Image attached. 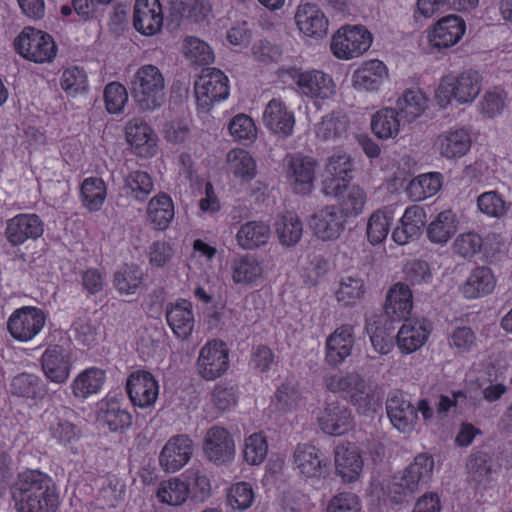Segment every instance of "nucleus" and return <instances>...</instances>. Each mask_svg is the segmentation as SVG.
<instances>
[{
	"label": "nucleus",
	"instance_id": "obj_55",
	"mask_svg": "<svg viewBox=\"0 0 512 512\" xmlns=\"http://www.w3.org/2000/svg\"><path fill=\"white\" fill-rule=\"evenodd\" d=\"M269 445L263 432H254L243 440L242 457L246 464L259 466L267 458Z\"/></svg>",
	"mask_w": 512,
	"mask_h": 512
},
{
	"label": "nucleus",
	"instance_id": "obj_54",
	"mask_svg": "<svg viewBox=\"0 0 512 512\" xmlns=\"http://www.w3.org/2000/svg\"><path fill=\"white\" fill-rule=\"evenodd\" d=\"M441 187L442 175L439 172H428L412 179L407 193L413 201H424L436 195Z\"/></svg>",
	"mask_w": 512,
	"mask_h": 512
},
{
	"label": "nucleus",
	"instance_id": "obj_5",
	"mask_svg": "<svg viewBox=\"0 0 512 512\" xmlns=\"http://www.w3.org/2000/svg\"><path fill=\"white\" fill-rule=\"evenodd\" d=\"M373 43L372 33L363 25H344L331 37V53L339 60L349 61L362 56Z\"/></svg>",
	"mask_w": 512,
	"mask_h": 512
},
{
	"label": "nucleus",
	"instance_id": "obj_57",
	"mask_svg": "<svg viewBox=\"0 0 512 512\" xmlns=\"http://www.w3.org/2000/svg\"><path fill=\"white\" fill-rule=\"evenodd\" d=\"M182 51L186 60L193 65H209L214 61L211 46L195 36H188L183 40Z\"/></svg>",
	"mask_w": 512,
	"mask_h": 512
},
{
	"label": "nucleus",
	"instance_id": "obj_11",
	"mask_svg": "<svg viewBox=\"0 0 512 512\" xmlns=\"http://www.w3.org/2000/svg\"><path fill=\"white\" fill-rule=\"evenodd\" d=\"M194 92L198 107L209 111L215 103L228 98V77L216 68L203 70L195 82Z\"/></svg>",
	"mask_w": 512,
	"mask_h": 512
},
{
	"label": "nucleus",
	"instance_id": "obj_38",
	"mask_svg": "<svg viewBox=\"0 0 512 512\" xmlns=\"http://www.w3.org/2000/svg\"><path fill=\"white\" fill-rule=\"evenodd\" d=\"M459 219L452 210H444L428 224L426 236L430 243L444 247L459 230Z\"/></svg>",
	"mask_w": 512,
	"mask_h": 512
},
{
	"label": "nucleus",
	"instance_id": "obj_43",
	"mask_svg": "<svg viewBox=\"0 0 512 512\" xmlns=\"http://www.w3.org/2000/svg\"><path fill=\"white\" fill-rule=\"evenodd\" d=\"M367 292L364 279L358 274H345L339 277L334 288L335 300L344 307L359 304Z\"/></svg>",
	"mask_w": 512,
	"mask_h": 512
},
{
	"label": "nucleus",
	"instance_id": "obj_20",
	"mask_svg": "<svg viewBox=\"0 0 512 512\" xmlns=\"http://www.w3.org/2000/svg\"><path fill=\"white\" fill-rule=\"evenodd\" d=\"M292 468L307 481L320 480L326 474L328 462L314 445L299 444L292 454Z\"/></svg>",
	"mask_w": 512,
	"mask_h": 512
},
{
	"label": "nucleus",
	"instance_id": "obj_28",
	"mask_svg": "<svg viewBox=\"0 0 512 512\" xmlns=\"http://www.w3.org/2000/svg\"><path fill=\"white\" fill-rule=\"evenodd\" d=\"M166 321L175 335L180 340H188L195 328V316L193 304L187 299H177L165 307Z\"/></svg>",
	"mask_w": 512,
	"mask_h": 512
},
{
	"label": "nucleus",
	"instance_id": "obj_35",
	"mask_svg": "<svg viewBox=\"0 0 512 512\" xmlns=\"http://www.w3.org/2000/svg\"><path fill=\"white\" fill-rule=\"evenodd\" d=\"M426 223L425 209L412 205L405 209L399 224L392 231V240L398 245H406L420 236Z\"/></svg>",
	"mask_w": 512,
	"mask_h": 512
},
{
	"label": "nucleus",
	"instance_id": "obj_47",
	"mask_svg": "<svg viewBox=\"0 0 512 512\" xmlns=\"http://www.w3.org/2000/svg\"><path fill=\"white\" fill-rule=\"evenodd\" d=\"M271 228L264 221H248L240 226L236 233L238 245L245 250H254L265 246L270 239Z\"/></svg>",
	"mask_w": 512,
	"mask_h": 512
},
{
	"label": "nucleus",
	"instance_id": "obj_63",
	"mask_svg": "<svg viewBox=\"0 0 512 512\" xmlns=\"http://www.w3.org/2000/svg\"><path fill=\"white\" fill-rule=\"evenodd\" d=\"M482 237L475 231H467L456 236L452 243V251L463 259H471L482 248Z\"/></svg>",
	"mask_w": 512,
	"mask_h": 512
},
{
	"label": "nucleus",
	"instance_id": "obj_33",
	"mask_svg": "<svg viewBox=\"0 0 512 512\" xmlns=\"http://www.w3.org/2000/svg\"><path fill=\"white\" fill-rule=\"evenodd\" d=\"M350 122L341 111H332L314 125L313 132L320 142L338 144L343 142L349 133Z\"/></svg>",
	"mask_w": 512,
	"mask_h": 512
},
{
	"label": "nucleus",
	"instance_id": "obj_53",
	"mask_svg": "<svg viewBox=\"0 0 512 512\" xmlns=\"http://www.w3.org/2000/svg\"><path fill=\"white\" fill-rule=\"evenodd\" d=\"M153 190V178L146 171H131L123 179L122 192L128 199L143 202Z\"/></svg>",
	"mask_w": 512,
	"mask_h": 512
},
{
	"label": "nucleus",
	"instance_id": "obj_7",
	"mask_svg": "<svg viewBox=\"0 0 512 512\" xmlns=\"http://www.w3.org/2000/svg\"><path fill=\"white\" fill-rule=\"evenodd\" d=\"M289 75L297 87V93L314 102L330 100L337 94L333 77L322 70L291 69Z\"/></svg>",
	"mask_w": 512,
	"mask_h": 512
},
{
	"label": "nucleus",
	"instance_id": "obj_45",
	"mask_svg": "<svg viewBox=\"0 0 512 512\" xmlns=\"http://www.w3.org/2000/svg\"><path fill=\"white\" fill-rule=\"evenodd\" d=\"M387 415L391 424L401 433L414 430L418 416L415 407L402 397H391L386 404Z\"/></svg>",
	"mask_w": 512,
	"mask_h": 512
},
{
	"label": "nucleus",
	"instance_id": "obj_18",
	"mask_svg": "<svg viewBox=\"0 0 512 512\" xmlns=\"http://www.w3.org/2000/svg\"><path fill=\"white\" fill-rule=\"evenodd\" d=\"M346 218L336 205H326L311 216L309 221L313 235L324 242L335 241L346 228Z\"/></svg>",
	"mask_w": 512,
	"mask_h": 512
},
{
	"label": "nucleus",
	"instance_id": "obj_3",
	"mask_svg": "<svg viewBox=\"0 0 512 512\" xmlns=\"http://www.w3.org/2000/svg\"><path fill=\"white\" fill-rule=\"evenodd\" d=\"M132 96L141 111H154L165 102L166 81L159 67L140 66L130 80Z\"/></svg>",
	"mask_w": 512,
	"mask_h": 512
},
{
	"label": "nucleus",
	"instance_id": "obj_49",
	"mask_svg": "<svg viewBox=\"0 0 512 512\" xmlns=\"http://www.w3.org/2000/svg\"><path fill=\"white\" fill-rule=\"evenodd\" d=\"M394 222V211L383 207L373 211L366 222V237L371 245L383 243L390 233Z\"/></svg>",
	"mask_w": 512,
	"mask_h": 512
},
{
	"label": "nucleus",
	"instance_id": "obj_15",
	"mask_svg": "<svg viewBox=\"0 0 512 512\" xmlns=\"http://www.w3.org/2000/svg\"><path fill=\"white\" fill-rule=\"evenodd\" d=\"M124 132L126 142L135 156L150 159L157 155L159 138L148 123L140 119H131L126 123Z\"/></svg>",
	"mask_w": 512,
	"mask_h": 512
},
{
	"label": "nucleus",
	"instance_id": "obj_13",
	"mask_svg": "<svg viewBox=\"0 0 512 512\" xmlns=\"http://www.w3.org/2000/svg\"><path fill=\"white\" fill-rule=\"evenodd\" d=\"M229 368V349L221 340H210L199 350L196 370L207 381L221 377Z\"/></svg>",
	"mask_w": 512,
	"mask_h": 512
},
{
	"label": "nucleus",
	"instance_id": "obj_31",
	"mask_svg": "<svg viewBox=\"0 0 512 512\" xmlns=\"http://www.w3.org/2000/svg\"><path fill=\"white\" fill-rule=\"evenodd\" d=\"M354 329L350 325L336 328L326 339L325 361L331 366L342 364L354 347Z\"/></svg>",
	"mask_w": 512,
	"mask_h": 512
},
{
	"label": "nucleus",
	"instance_id": "obj_56",
	"mask_svg": "<svg viewBox=\"0 0 512 512\" xmlns=\"http://www.w3.org/2000/svg\"><path fill=\"white\" fill-rule=\"evenodd\" d=\"M173 15L191 22H202L211 13V5L208 0H174L171 4Z\"/></svg>",
	"mask_w": 512,
	"mask_h": 512
},
{
	"label": "nucleus",
	"instance_id": "obj_16",
	"mask_svg": "<svg viewBox=\"0 0 512 512\" xmlns=\"http://www.w3.org/2000/svg\"><path fill=\"white\" fill-rule=\"evenodd\" d=\"M335 474L342 483L358 482L364 472V457L361 449L354 443L343 442L334 450Z\"/></svg>",
	"mask_w": 512,
	"mask_h": 512
},
{
	"label": "nucleus",
	"instance_id": "obj_30",
	"mask_svg": "<svg viewBox=\"0 0 512 512\" xmlns=\"http://www.w3.org/2000/svg\"><path fill=\"white\" fill-rule=\"evenodd\" d=\"M317 421L325 434L341 436L352 428L353 418L346 406L332 402L320 410Z\"/></svg>",
	"mask_w": 512,
	"mask_h": 512
},
{
	"label": "nucleus",
	"instance_id": "obj_19",
	"mask_svg": "<svg viewBox=\"0 0 512 512\" xmlns=\"http://www.w3.org/2000/svg\"><path fill=\"white\" fill-rule=\"evenodd\" d=\"M388 80L387 65L379 59H369L353 71L351 86L358 92L378 93Z\"/></svg>",
	"mask_w": 512,
	"mask_h": 512
},
{
	"label": "nucleus",
	"instance_id": "obj_9",
	"mask_svg": "<svg viewBox=\"0 0 512 512\" xmlns=\"http://www.w3.org/2000/svg\"><path fill=\"white\" fill-rule=\"evenodd\" d=\"M16 51L25 59L36 62H51L57 53V46L46 32L26 27L14 41Z\"/></svg>",
	"mask_w": 512,
	"mask_h": 512
},
{
	"label": "nucleus",
	"instance_id": "obj_60",
	"mask_svg": "<svg viewBox=\"0 0 512 512\" xmlns=\"http://www.w3.org/2000/svg\"><path fill=\"white\" fill-rule=\"evenodd\" d=\"M230 136L237 142L252 143L257 138V127L254 120L247 114L239 113L228 123Z\"/></svg>",
	"mask_w": 512,
	"mask_h": 512
},
{
	"label": "nucleus",
	"instance_id": "obj_42",
	"mask_svg": "<svg viewBox=\"0 0 512 512\" xmlns=\"http://www.w3.org/2000/svg\"><path fill=\"white\" fill-rule=\"evenodd\" d=\"M43 233L42 223L37 215H18L8 221L7 240L14 246L27 239H36Z\"/></svg>",
	"mask_w": 512,
	"mask_h": 512
},
{
	"label": "nucleus",
	"instance_id": "obj_52",
	"mask_svg": "<svg viewBox=\"0 0 512 512\" xmlns=\"http://www.w3.org/2000/svg\"><path fill=\"white\" fill-rule=\"evenodd\" d=\"M145 276L135 263L124 264L114 274V287L122 296H132L143 287Z\"/></svg>",
	"mask_w": 512,
	"mask_h": 512
},
{
	"label": "nucleus",
	"instance_id": "obj_64",
	"mask_svg": "<svg viewBox=\"0 0 512 512\" xmlns=\"http://www.w3.org/2000/svg\"><path fill=\"white\" fill-rule=\"evenodd\" d=\"M255 499L253 487L248 482H237L227 492V504L234 510L244 511L251 507Z\"/></svg>",
	"mask_w": 512,
	"mask_h": 512
},
{
	"label": "nucleus",
	"instance_id": "obj_27",
	"mask_svg": "<svg viewBox=\"0 0 512 512\" xmlns=\"http://www.w3.org/2000/svg\"><path fill=\"white\" fill-rule=\"evenodd\" d=\"M164 15L159 0H136L133 8V26L140 34L157 35L163 26Z\"/></svg>",
	"mask_w": 512,
	"mask_h": 512
},
{
	"label": "nucleus",
	"instance_id": "obj_41",
	"mask_svg": "<svg viewBox=\"0 0 512 512\" xmlns=\"http://www.w3.org/2000/svg\"><path fill=\"white\" fill-rule=\"evenodd\" d=\"M384 308L392 320L406 319L413 309V295L409 286L401 282L392 285L387 292Z\"/></svg>",
	"mask_w": 512,
	"mask_h": 512
},
{
	"label": "nucleus",
	"instance_id": "obj_61",
	"mask_svg": "<svg viewBox=\"0 0 512 512\" xmlns=\"http://www.w3.org/2000/svg\"><path fill=\"white\" fill-rule=\"evenodd\" d=\"M299 403V394L290 384H282L275 392L271 401V411L278 415H286L295 411Z\"/></svg>",
	"mask_w": 512,
	"mask_h": 512
},
{
	"label": "nucleus",
	"instance_id": "obj_25",
	"mask_svg": "<svg viewBox=\"0 0 512 512\" xmlns=\"http://www.w3.org/2000/svg\"><path fill=\"white\" fill-rule=\"evenodd\" d=\"M264 126L274 135L287 138L294 132L295 114L280 98L270 100L262 115Z\"/></svg>",
	"mask_w": 512,
	"mask_h": 512
},
{
	"label": "nucleus",
	"instance_id": "obj_44",
	"mask_svg": "<svg viewBox=\"0 0 512 512\" xmlns=\"http://www.w3.org/2000/svg\"><path fill=\"white\" fill-rule=\"evenodd\" d=\"M338 195H328L338 201L339 212L345 217H357L363 213L366 203V191L357 184H350L349 182L342 185L339 189Z\"/></svg>",
	"mask_w": 512,
	"mask_h": 512
},
{
	"label": "nucleus",
	"instance_id": "obj_36",
	"mask_svg": "<svg viewBox=\"0 0 512 512\" xmlns=\"http://www.w3.org/2000/svg\"><path fill=\"white\" fill-rule=\"evenodd\" d=\"M497 285V278L490 267H474L460 285V292L466 299H479L491 294Z\"/></svg>",
	"mask_w": 512,
	"mask_h": 512
},
{
	"label": "nucleus",
	"instance_id": "obj_40",
	"mask_svg": "<svg viewBox=\"0 0 512 512\" xmlns=\"http://www.w3.org/2000/svg\"><path fill=\"white\" fill-rule=\"evenodd\" d=\"M98 420L109 431L123 433L132 426L133 416L118 399L107 398L101 403Z\"/></svg>",
	"mask_w": 512,
	"mask_h": 512
},
{
	"label": "nucleus",
	"instance_id": "obj_48",
	"mask_svg": "<svg viewBox=\"0 0 512 512\" xmlns=\"http://www.w3.org/2000/svg\"><path fill=\"white\" fill-rule=\"evenodd\" d=\"M403 124L399 113L393 107H383L376 111L371 119L374 135L382 140L395 139Z\"/></svg>",
	"mask_w": 512,
	"mask_h": 512
},
{
	"label": "nucleus",
	"instance_id": "obj_24",
	"mask_svg": "<svg viewBox=\"0 0 512 512\" xmlns=\"http://www.w3.org/2000/svg\"><path fill=\"white\" fill-rule=\"evenodd\" d=\"M126 390L130 401L139 408L151 407L159 395V385L148 371L138 370L131 373L126 381Z\"/></svg>",
	"mask_w": 512,
	"mask_h": 512
},
{
	"label": "nucleus",
	"instance_id": "obj_51",
	"mask_svg": "<svg viewBox=\"0 0 512 512\" xmlns=\"http://www.w3.org/2000/svg\"><path fill=\"white\" fill-rule=\"evenodd\" d=\"M187 487L188 498L196 503L206 502L213 494L210 476L200 468H190L181 475Z\"/></svg>",
	"mask_w": 512,
	"mask_h": 512
},
{
	"label": "nucleus",
	"instance_id": "obj_46",
	"mask_svg": "<svg viewBox=\"0 0 512 512\" xmlns=\"http://www.w3.org/2000/svg\"><path fill=\"white\" fill-rule=\"evenodd\" d=\"M275 236L282 247H295L303 236V223L294 212L280 213L274 220Z\"/></svg>",
	"mask_w": 512,
	"mask_h": 512
},
{
	"label": "nucleus",
	"instance_id": "obj_4",
	"mask_svg": "<svg viewBox=\"0 0 512 512\" xmlns=\"http://www.w3.org/2000/svg\"><path fill=\"white\" fill-rule=\"evenodd\" d=\"M434 459L427 453L417 455L414 460L395 477L387 487L388 495L394 502H400L405 493H412L426 485L432 478Z\"/></svg>",
	"mask_w": 512,
	"mask_h": 512
},
{
	"label": "nucleus",
	"instance_id": "obj_29",
	"mask_svg": "<svg viewBox=\"0 0 512 512\" xmlns=\"http://www.w3.org/2000/svg\"><path fill=\"white\" fill-rule=\"evenodd\" d=\"M432 328L423 318L405 321L396 335V343L403 354H411L421 349L429 339Z\"/></svg>",
	"mask_w": 512,
	"mask_h": 512
},
{
	"label": "nucleus",
	"instance_id": "obj_8",
	"mask_svg": "<svg viewBox=\"0 0 512 512\" xmlns=\"http://www.w3.org/2000/svg\"><path fill=\"white\" fill-rule=\"evenodd\" d=\"M466 33L464 19L455 14L439 18L426 29L427 47L441 53L456 46Z\"/></svg>",
	"mask_w": 512,
	"mask_h": 512
},
{
	"label": "nucleus",
	"instance_id": "obj_2",
	"mask_svg": "<svg viewBox=\"0 0 512 512\" xmlns=\"http://www.w3.org/2000/svg\"><path fill=\"white\" fill-rule=\"evenodd\" d=\"M482 91V77L478 71L469 69L443 76L434 93L436 105L443 110L455 102L458 106L471 105Z\"/></svg>",
	"mask_w": 512,
	"mask_h": 512
},
{
	"label": "nucleus",
	"instance_id": "obj_26",
	"mask_svg": "<svg viewBox=\"0 0 512 512\" xmlns=\"http://www.w3.org/2000/svg\"><path fill=\"white\" fill-rule=\"evenodd\" d=\"M353 160L344 151H336L331 154L325 164L327 177L322 182L324 195H338L339 189L351 178Z\"/></svg>",
	"mask_w": 512,
	"mask_h": 512
},
{
	"label": "nucleus",
	"instance_id": "obj_62",
	"mask_svg": "<svg viewBox=\"0 0 512 512\" xmlns=\"http://www.w3.org/2000/svg\"><path fill=\"white\" fill-rule=\"evenodd\" d=\"M11 392L14 395L37 399L44 395V389L41 380L33 375L22 373L15 376L11 383Z\"/></svg>",
	"mask_w": 512,
	"mask_h": 512
},
{
	"label": "nucleus",
	"instance_id": "obj_37",
	"mask_svg": "<svg viewBox=\"0 0 512 512\" xmlns=\"http://www.w3.org/2000/svg\"><path fill=\"white\" fill-rule=\"evenodd\" d=\"M70 352L60 345L49 346L42 355V369L51 381L63 383L70 372Z\"/></svg>",
	"mask_w": 512,
	"mask_h": 512
},
{
	"label": "nucleus",
	"instance_id": "obj_6",
	"mask_svg": "<svg viewBox=\"0 0 512 512\" xmlns=\"http://www.w3.org/2000/svg\"><path fill=\"white\" fill-rule=\"evenodd\" d=\"M326 387L349 398L361 414L369 415L380 407L379 401L366 392V383L357 373L331 375L326 378Z\"/></svg>",
	"mask_w": 512,
	"mask_h": 512
},
{
	"label": "nucleus",
	"instance_id": "obj_10",
	"mask_svg": "<svg viewBox=\"0 0 512 512\" xmlns=\"http://www.w3.org/2000/svg\"><path fill=\"white\" fill-rule=\"evenodd\" d=\"M202 453L209 463L217 467L232 464L236 457L233 435L222 426L210 427L202 439Z\"/></svg>",
	"mask_w": 512,
	"mask_h": 512
},
{
	"label": "nucleus",
	"instance_id": "obj_21",
	"mask_svg": "<svg viewBox=\"0 0 512 512\" xmlns=\"http://www.w3.org/2000/svg\"><path fill=\"white\" fill-rule=\"evenodd\" d=\"M266 270L262 259L253 254L237 257L231 264L232 282L243 288H257L265 281Z\"/></svg>",
	"mask_w": 512,
	"mask_h": 512
},
{
	"label": "nucleus",
	"instance_id": "obj_39",
	"mask_svg": "<svg viewBox=\"0 0 512 512\" xmlns=\"http://www.w3.org/2000/svg\"><path fill=\"white\" fill-rule=\"evenodd\" d=\"M174 216V202L167 193L159 192L148 201L146 219L154 229L167 230L173 222Z\"/></svg>",
	"mask_w": 512,
	"mask_h": 512
},
{
	"label": "nucleus",
	"instance_id": "obj_14",
	"mask_svg": "<svg viewBox=\"0 0 512 512\" xmlns=\"http://www.w3.org/2000/svg\"><path fill=\"white\" fill-rule=\"evenodd\" d=\"M294 23L300 38L319 41L329 33V19L314 3H300L294 13Z\"/></svg>",
	"mask_w": 512,
	"mask_h": 512
},
{
	"label": "nucleus",
	"instance_id": "obj_59",
	"mask_svg": "<svg viewBox=\"0 0 512 512\" xmlns=\"http://www.w3.org/2000/svg\"><path fill=\"white\" fill-rule=\"evenodd\" d=\"M476 204L478 211L488 218H502L508 211V204L503 197L496 191H486L481 193Z\"/></svg>",
	"mask_w": 512,
	"mask_h": 512
},
{
	"label": "nucleus",
	"instance_id": "obj_22",
	"mask_svg": "<svg viewBox=\"0 0 512 512\" xmlns=\"http://www.w3.org/2000/svg\"><path fill=\"white\" fill-rule=\"evenodd\" d=\"M472 137L468 129L453 126L440 132L434 140L435 150L447 160H457L471 149Z\"/></svg>",
	"mask_w": 512,
	"mask_h": 512
},
{
	"label": "nucleus",
	"instance_id": "obj_58",
	"mask_svg": "<svg viewBox=\"0 0 512 512\" xmlns=\"http://www.w3.org/2000/svg\"><path fill=\"white\" fill-rule=\"evenodd\" d=\"M507 105V93L501 87L487 90L478 102V111L486 118L499 116Z\"/></svg>",
	"mask_w": 512,
	"mask_h": 512
},
{
	"label": "nucleus",
	"instance_id": "obj_50",
	"mask_svg": "<svg viewBox=\"0 0 512 512\" xmlns=\"http://www.w3.org/2000/svg\"><path fill=\"white\" fill-rule=\"evenodd\" d=\"M186 489L182 476H174L157 485L155 497L165 506L179 508L189 500Z\"/></svg>",
	"mask_w": 512,
	"mask_h": 512
},
{
	"label": "nucleus",
	"instance_id": "obj_12",
	"mask_svg": "<svg viewBox=\"0 0 512 512\" xmlns=\"http://www.w3.org/2000/svg\"><path fill=\"white\" fill-rule=\"evenodd\" d=\"M194 451L195 444L189 435H173L165 442L159 452V467L165 473H177L191 461Z\"/></svg>",
	"mask_w": 512,
	"mask_h": 512
},
{
	"label": "nucleus",
	"instance_id": "obj_23",
	"mask_svg": "<svg viewBox=\"0 0 512 512\" xmlns=\"http://www.w3.org/2000/svg\"><path fill=\"white\" fill-rule=\"evenodd\" d=\"M45 320V314L40 309L23 307L10 316L7 327L13 338L26 342L42 330Z\"/></svg>",
	"mask_w": 512,
	"mask_h": 512
},
{
	"label": "nucleus",
	"instance_id": "obj_34",
	"mask_svg": "<svg viewBox=\"0 0 512 512\" xmlns=\"http://www.w3.org/2000/svg\"><path fill=\"white\" fill-rule=\"evenodd\" d=\"M227 174L239 184H248L256 178L258 169L253 155L243 148H233L225 157Z\"/></svg>",
	"mask_w": 512,
	"mask_h": 512
},
{
	"label": "nucleus",
	"instance_id": "obj_32",
	"mask_svg": "<svg viewBox=\"0 0 512 512\" xmlns=\"http://www.w3.org/2000/svg\"><path fill=\"white\" fill-rule=\"evenodd\" d=\"M395 109L399 113L403 125H410L427 112L429 98L420 88H407L397 97Z\"/></svg>",
	"mask_w": 512,
	"mask_h": 512
},
{
	"label": "nucleus",
	"instance_id": "obj_1",
	"mask_svg": "<svg viewBox=\"0 0 512 512\" xmlns=\"http://www.w3.org/2000/svg\"><path fill=\"white\" fill-rule=\"evenodd\" d=\"M10 491L18 512H56L58 509L59 495L55 483L38 470L20 473Z\"/></svg>",
	"mask_w": 512,
	"mask_h": 512
},
{
	"label": "nucleus",
	"instance_id": "obj_17",
	"mask_svg": "<svg viewBox=\"0 0 512 512\" xmlns=\"http://www.w3.org/2000/svg\"><path fill=\"white\" fill-rule=\"evenodd\" d=\"M319 164L309 156L292 155L286 158V179L297 194L307 195L314 189Z\"/></svg>",
	"mask_w": 512,
	"mask_h": 512
}]
</instances>
